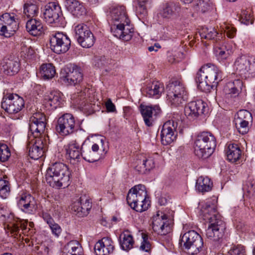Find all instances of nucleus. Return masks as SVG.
<instances>
[{
	"label": "nucleus",
	"mask_w": 255,
	"mask_h": 255,
	"mask_svg": "<svg viewBox=\"0 0 255 255\" xmlns=\"http://www.w3.org/2000/svg\"><path fill=\"white\" fill-rule=\"evenodd\" d=\"M140 113L144 122L147 127L153 125L154 121L161 113V110L158 105H140Z\"/></svg>",
	"instance_id": "21"
},
{
	"label": "nucleus",
	"mask_w": 255,
	"mask_h": 255,
	"mask_svg": "<svg viewBox=\"0 0 255 255\" xmlns=\"http://www.w3.org/2000/svg\"><path fill=\"white\" fill-rule=\"evenodd\" d=\"M81 156L86 161L89 162H94L100 159V156L98 153L94 152L89 148L82 147Z\"/></svg>",
	"instance_id": "39"
},
{
	"label": "nucleus",
	"mask_w": 255,
	"mask_h": 255,
	"mask_svg": "<svg viewBox=\"0 0 255 255\" xmlns=\"http://www.w3.org/2000/svg\"><path fill=\"white\" fill-rule=\"evenodd\" d=\"M56 130L62 136L70 135L76 131V123L73 116L66 113L60 116L57 121Z\"/></svg>",
	"instance_id": "14"
},
{
	"label": "nucleus",
	"mask_w": 255,
	"mask_h": 255,
	"mask_svg": "<svg viewBox=\"0 0 255 255\" xmlns=\"http://www.w3.org/2000/svg\"><path fill=\"white\" fill-rule=\"evenodd\" d=\"M70 45V39L62 32L52 34L50 37V47L55 53L59 54L66 52Z\"/></svg>",
	"instance_id": "15"
},
{
	"label": "nucleus",
	"mask_w": 255,
	"mask_h": 255,
	"mask_svg": "<svg viewBox=\"0 0 255 255\" xmlns=\"http://www.w3.org/2000/svg\"><path fill=\"white\" fill-rule=\"evenodd\" d=\"M11 156L10 150L3 140L0 141V162L7 161Z\"/></svg>",
	"instance_id": "40"
},
{
	"label": "nucleus",
	"mask_w": 255,
	"mask_h": 255,
	"mask_svg": "<svg viewBox=\"0 0 255 255\" xmlns=\"http://www.w3.org/2000/svg\"><path fill=\"white\" fill-rule=\"evenodd\" d=\"M120 239V245L123 250L128 251L133 248L134 241L132 236L128 232L123 233Z\"/></svg>",
	"instance_id": "37"
},
{
	"label": "nucleus",
	"mask_w": 255,
	"mask_h": 255,
	"mask_svg": "<svg viewBox=\"0 0 255 255\" xmlns=\"http://www.w3.org/2000/svg\"><path fill=\"white\" fill-rule=\"evenodd\" d=\"M27 31L33 36H39L44 31V26L40 19L30 18L26 23Z\"/></svg>",
	"instance_id": "31"
},
{
	"label": "nucleus",
	"mask_w": 255,
	"mask_h": 255,
	"mask_svg": "<svg viewBox=\"0 0 255 255\" xmlns=\"http://www.w3.org/2000/svg\"><path fill=\"white\" fill-rule=\"evenodd\" d=\"M105 106L109 112H114L116 111V107L110 99H109L106 102Z\"/></svg>",
	"instance_id": "61"
},
{
	"label": "nucleus",
	"mask_w": 255,
	"mask_h": 255,
	"mask_svg": "<svg viewBox=\"0 0 255 255\" xmlns=\"http://www.w3.org/2000/svg\"><path fill=\"white\" fill-rule=\"evenodd\" d=\"M142 241L140 246V250L145 252H148L151 249V245L148 241V236L142 233Z\"/></svg>",
	"instance_id": "53"
},
{
	"label": "nucleus",
	"mask_w": 255,
	"mask_h": 255,
	"mask_svg": "<svg viewBox=\"0 0 255 255\" xmlns=\"http://www.w3.org/2000/svg\"><path fill=\"white\" fill-rule=\"evenodd\" d=\"M84 95V93L81 92L78 95V98L76 101V103L79 105V108L83 111L87 112L90 111L92 105L91 104H88L85 101L82 99V97Z\"/></svg>",
	"instance_id": "47"
},
{
	"label": "nucleus",
	"mask_w": 255,
	"mask_h": 255,
	"mask_svg": "<svg viewBox=\"0 0 255 255\" xmlns=\"http://www.w3.org/2000/svg\"><path fill=\"white\" fill-rule=\"evenodd\" d=\"M18 23L14 16L8 13L0 16V35L5 37H10L18 29Z\"/></svg>",
	"instance_id": "19"
},
{
	"label": "nucleus",
	"mask_w": 255,
	"mask_h": 255,
	"mask_svg": "<svg viewBox=\"0 0 255 255\" xmlns=\"http://www.w3.org/2000/svg\"><path fill=\"white\" fill-rule=\"evenodd\" d=\"M196 80L199 89L209 92L212 89L216 88L222 80V72L215 65L207 63L201 67Z\"/></svg>",
	"instance_id": "4"
},
{
	"label": "nucleus",
	"mask_w": 255,
	"mask_h": 255,
	"mask_svg": "<svg viewBox=\"0 0 255 255\" xmlns=\"http://www.w3.org/2000/svg\"><path fill=\"white\" fill-rule=\"evenodd\" d=\"M114 243L111 239L104 237L95 245L94 250L96 255H108L114 250Z\"/></svg>",
	"instance_id": "26"
},
{
	"label": "nucleus",
	"mask_w": 255,
	"mask_h": 255,
	"mask_svg": "<svg viewBox=\"0 0 255 255\" xmlns=\"http://www.w3.org/2000/svg\"><path fill=\"white\" fill-rule=\"evenodd\" d=\"M46 121V117L41 113L33 114L30 119L26 148L31 159H38L46 150L47 143L45 135H42L45 130Z\"/></svg>",
	"instance_id": "1"
},
{
	"label": "nucleus",
	"mask_w": 255,
	"mask_h": 255,
	"mask_svg": "<svg viewBox=\"0 0 255 255\" xmlns=\"http://www.w3.org/2000/svg\"><path fill=\"white\" fill-rule=\"evenodd\" d=\"M240 21L242 23L249 25L253 23L254 18L251 12L247 10H243L241 13Z\"/></svg>",
	"instance_id": "49"
},
{
	"label": "nucleus",
	"mask_w": 255,
	"mask_h": 255,
	"mask_svg": "<svg viewBox=\"0 0 255 255\" xmlns=\"http://www.w3.org/2000/svg\"><path fill=\"white\" fill-rule=\"evenodd\" d=\"M201 38L206 39H214L217 42L222 38V33H218L214 28H203L200 33Z\"/></svg>",
	"instance_id": "36"
},
{
	"label": "nucleus",
	"mask_w": 255,
	"mask_h": 255,
	"mask_svg": "<svg viewBox=\"0 0 255 255\" xmlns=\"http://www.w3.org/2000/svg\"><path fill=\"white\" fill-rule=\"evenodd\" d=\"M24 107V101L18 95L9 93L4 94L1 102V107L9 114H17Z\"/></svg>",
	"instance_id": "11"
},
{
	"label": "nucleus",
	"mask_w": 255,
	"mask_h": 255,
	"mask_svg": "<svg viewBox=\"0 0 255 255\" xmlns=\"http://www.w3.org/2000/svg\"><path fill=\"white\" fill-rule=\"evenodd\" d=\"M227 159L231 162H236L238 161L242 155V151L239 145L237 144H229L226 150Z\"/></svg>",
	"instance_id": "34"
},
{
	"label": "nucleus",
	"mask_w": 255,
	"mask_h": 255,
	"mask_svg": "<svg viewBox=\"0 0 255 255\" xmlns=\"http://www.w3.org/2000/svg\"><path fill=\"white\" fill-rule=\"evenodd\" d=\"M158 203L160 206H165L170 202L171 198L166 192H160L157 195Z\"/></svg>",
	"instance_id": "51"
},
{
	"label": "nucleus",
	"mask_w": 255,
	"mask_h": 255,
	"mask_svg": "<svg viewBox=\"0 0 255 255\" xmlns=\"http://www.w3.org/2000/svg\"><path fill=\"white\" fill-rule=\"evenodd\" d=\"M18 23L14 16L8 13L0 16V35L5 37H10L18 29Z\"/></svg>",
	"instance_id": "18"
},
{
	"label": "nucleus",
	"mask_w": 255,
	"mask_h": 255,
	"mask_svg": "<svg viewBox=\"0 0 255 255\" xmlns=\"http://www.w3.org/2000/svg\"><path fill=\"white\" fill-rule=\"evenodd\" d=\"M217 198L213 197L211 203L209 201L199 203V214L203 219L209 221L208 226L206 230L207 238L213 241H218L224 236L226 229L225 223L220 215L217 213L216 204Z\"/></svg>",
	"instance_id": "2"
},
{
	"label": "nucleus",
	"mask_w": 255,
	"mask_h": 255,
	"mask_svg": "<svg viewBox=\"0 0 255 255\" xmlns=\"http://www.w3.org/2000/svg\"><path fill=\"white\" fill-rule=\"evenodd\" d=\"M234 69L241 75H255V57L242 56L237 58Z\"/></svg>",
	"instance_id": "16"
},
{
	"label": "nucleus",
	"mask_w": 255,
	"mask_h": 255,
	"mask_svg": "<svg viewBox=\"0 0 255 255\" xmlns=\"http://www.w3.org/2000/svg\"><path fill=\"white\" fill-rule=\"evenodd\" d=\"M40 72L44 79H50L54 77L56 71L52 64L48 63L41 66Z\"/></svg>",
	"instance_id": "38"
},
{
	"label": "nucleus",
	"mask_w": 255,
	"mask_h": 255,
	"mask_svg": "<svg viewBox=\"0 0 255 255\" xmlns=\"http://www.w3.org/2000/svg\"><path fill=\"white\" fill-rule=\"evenodd\" d=\"M38 6L32 3H26L24 5L23 12L27 17L33 18L38 13Z\"/></svg>",
	"instance_id": "42"
},
{
	"label": "nucleus",
	"mask_w": 255,
	"mask_h": 255,
	"mask_svg": "<svg viewBox=\"0 0 255 255\" xmlns=\"http://www.w3.org/2000/svg\"><path fill=\"white\" fill-rule=\"evenodd\" d=\"M65 6L73 15L79 17L86 14L83 4L78 0H66Z\"/></svg>",
	"instance_id": "30"
},
{
	"label": "nucleus",
	"mask_w": 255,
	"mask_h": 255,
	"mask_svg": "<svg viewBox=\"0 0 255 255\" xmlns=\"http://www.w3.org/2000/svg\"><path fill=\"white\" fill-rule=\"evenodd\" d=\"M20 53L21 56H23L24 58H29L33 54L34 51L30 46L22 42L21 44Z\"/></svg>",
	"instance_id": "52"
},
{
	"label": "nucleus",
	"mask_w": 255,
	"mask_h": 255,
	"mask_svg": "<svg viewBox=\"0 0 255 255\" xmlns=\"http://www.w3.org/2000/svg\"><path fill=\"white\" fill-rule=\"evenodd\" d=\"M43 18L49 24L55 26H63L65 24L61 7L56 2H50L43 8Z\"/></svg>",
	"instance_id": "9"
},
{
	"label": "nucleus",
	"mask_w": 255,
	"mask_h": 255,
	"mask_svg": "<svg viewBox=\"0 0 255 255\" xmlns=\"http://www.w3.org/2000/svg\"><path fill=\"white\" fill-rule=\"evenodd\" d=\"M235 120L250 123L252 121V116L251 113L247 110H240L235 116Z\"/></svg>",
	"instance_id": "46"
},
{
	"label": "nucleus",
	"mask_w": 255,
	"mask_h": 255,
	"mask_svg": "<svg viewBox=\"0 0 255 255\" xmlns=\"http://www.w3.org/2000/svg\"><path fill=\"white\" fill-rule=\"evenodd\" d=\"M179 244L189 254L192 255L199 253L203 246L202 237L194 230L189 231L181 236Z\"/></svg>",
	"instance_id": "8"
},
{
	"label": "nucleus",
	"mask_w": 255,
	"mask_h": 255,
	"mask_svg": "<svg viewBox=\"0 0 255 255\" xmlns=\"http://www.w3.org/2000/svg\"><path fill=\"white\" fill-rule=\"evenodd\" d=\"M75 38L78 43L84 48H90L92 46L95 41L93 34L89 27L82 23L75 27Z\"/></svg>",
	"instance_id": "17"
},
{
	"label": "nucleus",
	"mask_w": 255,
	"mask_h": 255,
	"mask_svg": "<svg viewBox=\"0 0 255 255\" xmlns=\"http://www.w3.org/2000/svg\"><path fill=\"white\" fill-rule=\"evenodd\" d=\"M60 79L66 85H75L82 81L83 75L80 67L70 64L61 69Z\"/></svg>",
	"instance_id": "10"
},
{
	"label": "nucleus",
	"mask_w": 255,
	"mask_h": 255,
	"mask_svg": "<svg viewBox=\"0 0 255 255\" xmlns=\"http://www.w3.org/2000/svg\"><path fill=\"white\" fill-rule=\"evenodd\" d=\"M235 125L237 128L238 131L242 134H244L247 133L249 129V123L243 122L239 120H235Z\"/></svg>",
	"instance_id": "50"
},
{
	"label": "nucleus",
	"mask_w": 255,
	"mask_h": 255,
	"mask_svg": "<svg viewBox=\"0 0 255 255\" xmlns=\"http://www.w3.org/2000/svg\"><path fill=\"white\" fill-rule=\"evenodd\" d=\"M146 193L142 195L140 192H128L127 200L129 206L138 212L147 210L150 201Z\"/></svg>",
	"instance_id": "13"
},
{
	"label": "nucleus",
	"mask_w": 255,
	"mask_h": 255,
	"mask_svg": "<svg viewBox=\"0 0 255 255\" xmlns=\"http://www.w3.org/2000/svg\"><path fill=\"white\" fill-rule=\"evenodd\" d=\"M108 20L112 24L111 30L115 37L126 41L131 39L133 28L124 6L112 7L108 15Z\"/></svg>",
	"instance_id": "3"
},
{
	"label": "nucleus",
	"mask_w": 255,
	"mask_h": 255,
	"mask_svg": "<svg viewBox=\"0 0 255 255\" xmlns=\"http://www.w3.org/2000/svg\"><path fill=\"white\" fill-rule=\"evenodd\" d=\"M214 52L219 60L226 59L230 55L231 51L228 48L227 44L223 41L217 42L214 47Z\"/></svg>",
	"instance_id": "32"
},
{
	"label": "nucleus",
	"mask_w": 255,
	"mask_h": 255,
	"mask_svg": "<svg viewBox=\"0 0 255 255\" xmlns=\"http://www.w3.org/2000/svg\"><path fill=\"white\" fill-rule=\"evenodd\" d=\"M160 15L164 18H170L173 16L172 12L167 3L160 12Z\"/></svg>",
	"instance_id": "58"
},
{
	"label": "nucleus",
	"mask_w": 255,
	"mask_h": 255,
	"mask_svg": "<svg viewBox=\"0 0 255 255\" xmlns=\"http://www.w3.org/2000/svg\"><path fill=\"white\" fill-rule=\"evenodd\" d=\"M0 191H10L8 181L0 178Z\"/></svg>",
	"instance_id": "60"
},
{
	"label": "nucleus",
	"mask_w": 255,
	"mask_h": 255,
	"mask_svg": "<svg viewBox=\"0 0 255 255\" xmlns=\"http://www.w3.org/2000/svg\"><path fill=\"white\" fill-rule=\"evenodd\" d=\"M52 234L56 237H58L62 232L60 226L54 222L49 225Z\"/></svg>",
	"instance_id": "55"
},
{
	"label": "nucleus",
	"mask_w": 255,
	"mask_h": 255,
	"mask_svg": "<svg viewBox=\"0 0 255 255\" xmlns=\"http://www.w3.org/2000/svg\"><path fill=\"white\" fill-rule=\"evenodd\" d=\"M91 208L92 203L90 199H86L84 203H82V201H81V212H79L80 213V217L87 216L89 214Z\"/></svg>",
	"instance_id": "48"
},
{
	"label": "nucleus",
	"mask_w": 255,
	"mask_h": 255,
	"mask_svg": "<svg viewBox=\"0 0 255 255\" xmlns=\"http://www.w3.org/2000/svg\"><path fill=\"white\" fill-rule=\"evenodd\" d=\"M161 46L158 43H155L153 46L148 47V49L150 52L157 51Z\"/></svg>",
	"instance_id": "64"
},
{
	"label": "nucleus",
	"mask_w": 255,
	"mask_h": 255,
	"mask_svg": "<svg viewBox=\"0 0 255 255\" xmlns=\"http://www.w3.org/2000/svg\"><path fill=\"white\" fill-rule=\"evenodd\" d=\"M4 226V229L11 232L13 236L17 235L20 230L24 234L27 233V222L19 219H15L12 215L8 217Z\"/></svg>",
	"instance_id": "23"
},
{
	"label": "nucleus",
	"mask_w": 255,
	"mask_h": 255,
	"mask_svg": "<svg viewBox=\"0 0 255 255\" xmlns=\"http://www.w3.org/2000/svg\"><path fill=\"white\" fill-rule=\"evenodd\" d=\"M208 110L206 104L202 100L189 103L184 108L185 116L190 119H194L204 114Z\"/></svg>",
	"instance_id": "22"
},
{
	"label": "nucleus",
	"mask_w": 255,
	"mask_h": 255,
	"mask_svg": "<svg viewBox=\"0 0 255 255\" xmlns=\"http://www.w3.org/2000/svg\"><path fill=\"white\" fill-rule=\"evenodd\" d=\"M164 91V85L158 81H153L148 83L145 89L144 92L147 96L158 99Z\"/></svg>",
	"instance_id": "29"
},
{
	"label": "nucleus",
	"mask_w": 255,
	"mask_h": 255,
	"mask_svg": "<svg viewBox=\"0 0 255 255\" xmlns=\"http://www.w3.org/2000/svg\"><path fill=\"white\" fill-rule=\"evenodd\" d=\"M104 146V139L102 138L98 143H94L91 147L92 150L94 152L98 153L99 150H102L103 152L105 151Z\"/></svg>",
	"instance_id": "56"
},
{
	"label": "nucleus",
	"mask_w": 255,
	"mask_h": 255,
	"mask_svg": "<svg viewBox=\"0 0 255 255\" xmlns=\"http://www.w3.org/2000/svg\"><path fill=\"white\" fill-rule=\"evenodd\" d=\"M70 172L68 166L61 162H55L47 169L46 181L50 186L59 189L68 184Z\"/></svg>",
	"instance_id": "5"
},
{
	"label": "nucleus",
	"mask_w": 255,
	"mask_h": 255,
	"mask_svg": "<svg viewBox=\"0 0 255 255\" xmlns=\"http://www.w3.org/2000/svg\"><path fill=\"white\" fill-rule=\"evenodd\" d=\"M67 158L70 162L76 163L79 161L81 156L82 148L76 140H72L64 146Z\"/></svg>",
	"instance_id": "25"
},
{
	"label": "nucleus",
	"mask_w": 255,
	"mask_h": 255,
	"mask_svg": "<svg viewBox=\"0 0 255 255\" xmlns=\"http://www.w3.org/2000/svg\"><path fill=\"white\" fill-rule=\"evenodd\" d=\"M66 248L69 254L77 253V254H80L82 253V247L77 241L74 240L69 242Z\"/></svg>",
	"instance_id": "45"
},
{
	"label": "nucleus",
	"mask_w": 255,
	"mask_h": 255,
	"mask_svg": "<svg viewBox=\"0 0 255 255\" xmlns=\"http://www.w3.org/2000/svg\"><path fill=\"white\" fill-rule=\"evenodd\" d=\"M83 201V199L81 197H76L72 199V203L69 207L71 212L78 217H80L79 212H81V201Z\"/></svg>",
	"instance_id": "43"
},
{
	"label": "nucleus",
	"mask_w": 255,
	"mask_h": 255,
	"mask_svg": "<svg viewBox=\"0 0 255 255\" xmlns=\"http://www.w3.org/2000/svg\"><path fill=\"white\" fill-rule=\"evenodd\" d=\"M62 94L57 91H52L46 93L44 97L43 104L48 110L56 109L63 104Z\"/></svg>",
	"instance_id": "24"
},
{
	"label": "nucleus",
	"mask_w": 255,
	"mask_h": 255,
	"mask_svg": "<svg viewBox=\"0 0 255 255\" xmlns=\"http://www.w3.org/2000/svg\"><path fill=\"white\" fill-rule=\"evenodd\" d=\"M142 165L146 170H150L155 166L154 159L151 157H148L143 159Z\"/></svg>",
	"instance_id": "54"
},
{
	"label": "nucleus",
	"mask_w": 255,
	"mask_h": 255,
	"mask_svg": "<svg viewBox=\"0 0 255 255\" xmlns=\"http://www.w3.org/2000/svg\"><path fill=\"white\" fill-rule=\"evenodd\" d=\"M226 255H247L245 247L241 245H232Z\"/></svg>",
	"instance_id": "44"
},
{
	"label": "nucleus",
	"mask_w": 255,
	"mask_h": 255,
	"mask_svg": "<svg viewBox=\"0 0 255 255\" xmlns=\"http://www.w3.org/2000/svg\"><path fill=\"white\" fill-rule=\"evenodd\" d=\"M42 218L44 219V220L47 223V224L48 225V226L50 224H51V223H53L54 222L53 218L51 217V216L47 213H42Z\"/></svg>",
	"instance_id": "63"
},
{
	"label": "nucleus",
	"mask_w": 255,
	"mask_h": 255,
	"mask_svg": "<svg viewBox=\"0 0 255 255\" xmlns=\"http://www.w3.org/2000/svg\"><path fill=\"white\" fill-rule=\"evenodd\" d=\"M167 102L172 106H178L187 99L186 92L183 84L178 80L173 81L166 87Z\"/></svg>",
	"instance_id": "7"
},
{
	"label": "nucleus",
	"mask_w": 255,
	"mask_h": 255,
	"mask_svg": "<svg viewBox=\"0 0 255 255\" xmlns=\"http://www.w3.org/2000/svg\"><path fill=\"white\" fill-rule=\"evenodd\" d=\"M225 28V32L227 33V36L230 38H234L236 34V28L231 25H227Z\"/></svg>",
	"instance_id": "59"
},
{
	"label": "nucleus",
	"mask_w": 255,
	"mask_h": 255,
	"mask_svg": "<svg viewBox=\"0 0 255 255\" xmlns=\"http://www.w3.org/2000/svg\"><path fill=\"white\" fill-rule=\"evenodd\" d=\"M216 144V139L211 132H200L194 141L195 154L199 158L206 159L214 152Z\"/></svg>",
	"instance_id": "6"
},
{
	"label": "nucleus",
	"mask_w": 255,
	"mask_h": 255,
	"mask_svg": "<svg viewBox=\"0 0 255 255\" xmlns=\"http://www.w3.org/2000/svg\"><path fill=\"white\" fill-rule=\"evenodd\" d=\"M243 86V82L239 79L228 82L224 88L226 94L231 95L234 97L238 96Z\"/></svg>",
	"instance_id": "33"
},
{
	"label": "nucleus",
	"mask_w": 255,
	"mask_h": 255,
	"mask_svg": "<svg viewBox=\"0 0 255 255\" xmlns=\"http://www.w3.org/2000/svg\"><path fill=\"white\" fill-rule=\"evenodd\" d=\"M152 227L155 233L161 236L167 235L172 230L168 216L160 211H157L152 218Z\"/></svg>",
	"instance_id": "12"
},
{
	"label": "nucleus",
	"mask_w": 255,
	"mask_h": 255,
	"mask_svg": "<svg viewBox=\"0 0 255 255\" xmlns=\"http://www.w3.org/2000/svg\"><path fill=\"white\" fill-rule=\"evenodd\" d=\"M173 15L176 14H178L181 11V5L179 3L170 2L167 3Z\"/></svg>",
	"instance_id": "57"
},
{
	"label": "nucleus",
	"mask_w": 255,
	"mask_h": 255,
	"mask_svg": "<svg viewBox=\"0 0 255 255\" xmlns=\"http://www.w3.org/2000/svg\"><path fill=\"white\" fill-rule=\"evenodd\" d=\"M147 188L144 185L142 184H139L138 185L134 186L133 187L130 188L128 191H146Z\"/></svg>",
	"instance_id": "62"
},
{
	"label": "nucleus",
	"mask_w": 255,
	"mask_h": 255,
	"mask_svg": "<svg viewBox=\"0 0 255 255\" xmlns=\"http://www.w3.org/2000/svg\"><path fill=\"white\" fill-rule=\"evenodd\" d=\"M213 187V182L208 177L201 176L196 180V188L198 191H210Z\"/></svg>",
	"instance_id": "35"
},
{
	"label": "nucleus",
	"mask_w": 255,
	"mask_h": 255,
	"mask_svg": "<svg viewBox=\"0 0 255 255\" xmlns=\"http://www.w3.org/2000/svg\"><path fill=\"white\" fill-rule=\"evenodd\" d=\"M17 205L23 212L30 214L35 207V202L34 197L30 194L24 192L21 195Z\"/></svg>",
	"instance_id": "27"
},
{
	"label": "nucleus",
	"mask_w": 255,
	"mask_h": 255,
	"mask_svg": "<svg viewBox=\"0 0 255 255\" xmlns=\"http://www.w3.org/2000/svg\"><path fill=\"white\" fill-rule=\"evenodd\" d=\"M151 0H137V5L136 6V12L141 17H144L147 14V5L151 3Z\"/></svg>",
	"instance_id": "41"
},
{
	"label": "nucleus",
	"mask_w": 255,
	"mask_h": 255,
	"mask_svg": "<svg viewBox=\"0 0 255 255\" xmlns=\"http://www.w3.org/2000/svg\"><path fill=\"white\" fill-rule=\"evenodd\" d=\"M0 68L5 74L11 76L18 72L19 64L15 60L4 58L0 63Z\"/></svg>",
	"instance_id": "28"
},
{
	"label": "nucleus",
	"mask_w": 255,
	"mask_h": 255,
	"mask_svg": "<svg viewBox=\"0 0 255 255\" xmlns=\"http://www.w3.org/2000/svg\"><path fill=\"white\" fill-rule=\"evenodd\" d=\"M177 127V122L173 120H169L163 124L160 134L161 142L163 145H169L175 140Z\"/></svg>",
	"instance_id": "20"
}]
</instances>
